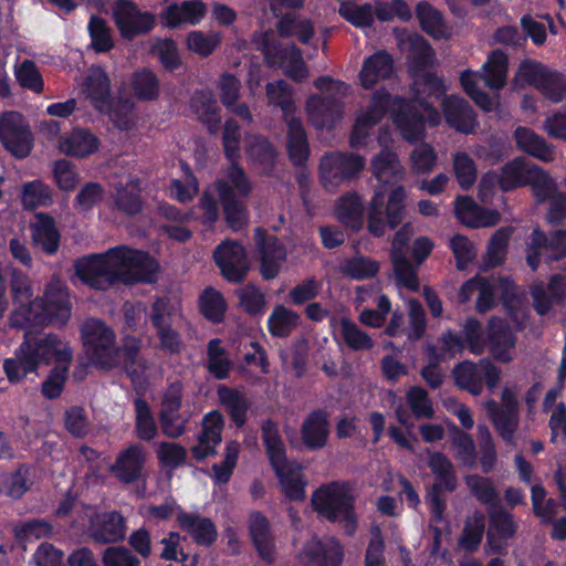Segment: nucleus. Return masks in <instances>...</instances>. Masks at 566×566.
Here are the masks:
<instances>
[{
  "mask_svg": "<svg viewBox=\"0 0 566 566\" xmlns=\"http://www.w3.org/2000/svg\"><path fill=\"white\" fill-rule=\"evenodd\" d=\"M13 311L11 327L21 328L25 337L12 357L3 361V370L11 384L21 382L29 374L38 375L41 366L71 365L70 346L55 334L31 336L33 329L48 325L63 326L71 316L69 295L59 279L52 277L43 296L35 297L31 280L18 272L10 283Z\"/></svg>",
  "mask_w": 566,
  "mask_h": 566,
  "instance_id": "obj_1",
  "label": "nucleus"
},
{
  "mask_svg": "<svg viewBox=\"0 0 566 566\" xmlns=\"http://www.w3.org/2000/svg\"><path fill=\"white\" fill-rule=\"evenodd\" d=\"M391 113L392 122L400 135L408 143L424 139V125L438 126L441 123L440 113L430 104H424L418 98L411 103L398 96H391L385 91L374 94L370 105L358 113L350 135V147L360 148L368 144L370 133L376 124Z\"/></svg>",
  "mask_w": 566,
  "mask_h": 566,
  "instance_id": "obj_2",
  "label": "nucleus"
},
{
  "mask_svg": "<svg viewBox=\"0 0 566 566\" xmlns=\"http://www.w3.org/2000/svg\"><path fill=\"white\" fill-rule=\"evenodd\" d=\"M76 276L92 289L104 291L116 283L151 282L157 262L147 253L118 245L103 254H92L75 261Z\"/></svg>",
  "mask_w": 566,
  "mask_h": 566,
  "instance_id": "obj_3",
  "label": "nucleus"
},
{
  "mask_svg": "<svg viewBox=\"0 0 566 566\" xmlns=\"http://www.w3.org/2000/svg\"><path fill=\"white\" fill-rule=\"evenodd\" d=\"M370 170L380 187L375 190L370 203L368 228L375 235H381L386 224L395 228L402 221L406 199V189L402 186H396L391 189L386 203L382 188L390 182L403 180L407 172L398 154L387 147L373 157Z\"/></svg>",
  "mask_w": 566,
  "mask_h": 566,
  "instance_id": "obj_4",
  "label": "nucleus"
},
{
  "mask_svg": "<svg viewBox=\"0 0 566 566\" xmlns=\"http://www.w3.org/2000/svg\"><path fill=\"white\" fill-rule=\"evenodd\" d=\"M230 163L229 167L223 169L220 179L201 197L200 208L203 211L202 222L205 224L214 223L219 217V208L213 195H218L228 224L231 229L239 230L247 221L241 199L250 195L252 185L243 168L237 161Z\"/></svg>",
  "mask_w": 566,
  "mask_h": 566,
  "instance_id": "obj_5",
  "label": "nucleus"
},
{
  "mask_svg": "<svg viewBox=\"0 0 566 566\" xmlns=\"http://www.w3.org/2000/svg\"><path fill=\"white\" fill-rule=\"evenodd\" d=\"M394 32L399 48L408 53L409 67L416 77L415 94L407 103H411L418 98V101L428 104L420 96L421 93L428 92L430 95H440L447 91L441 78L424 71L428 66L432 65L434 56L433 50L428 42L417 33H409L407 30L402 29H395Z\"/></svg>",
  "mask_w": 566,
  "mask_h": 566,
  "instance_id": "obj_6",
  "label": "nucleus"
},
{
  "mask_svg": "<svg viewBox=\"0 0 566 566\" xmlns=\"http://www.w3.org/2000/svg\"><path fill=\"white\" fill-rule=\"evenodd\" d=\"M509 73V56L497 49L490 52L486 61L482 64L481 72L465 70L460 75V81L465 93L484 112H493L499 107L495 98L490 97L488 93L478 86V82L483 80L484 84L493 91H500L506 85Z\"/></svg>",
  "mask_w": 566,
  "mask_h": 566,
  "instance_id": "obj_7",
  "label": "nucleus"
},
{
  "mask_svg": "<svg viewBox=\"0 0 566 566\" xmlns=\"http://www.w3.org/2000/svg\"><path fill=\"white\" fill-rule=\"evenodd\" d=\"M312 505L324 518L337 522L347 535L356 532L354 496L346 484L333 482L321 486L312 495Z\"/></svg>",
  "mask_w": 566,
  "mask_h": 566,
  "instance_id": "obj_8",
  "label": "nucleus"
},
{
  "mask_svg": "<svg viewBox=\"0 0 566 566\" xmlns=\"http://www.w3.org/2000/svg\"><path fill=\"white\" fill-rule=\"evenodd\" d=\"M314 86L324 94L311 95L306 101L308 120L316 128H332L343 116L344 97L348 94V86L329 76L316 78Z\"/></svg>",
  "mask_w": 566,
  "mask_h": 566,
  "instance_id": "obj_9",
  "label": "nucleus"
},
{
  "mask_svg": "<svg viewBox=\"0 0 566 566\" xmlns=\"http://www.w3.org/2000/svg\"><path fill=\"white\" fill-rule=\"evenodd\" d=\"M266 96L271 104L281 107L287 125V149L295 165L305 163L308 156L307 138L302 122L294 113L293 92L285 81H276L266 85Z\"/></svg>",
  "mask_w": 566,
  "mask_h": 566,
  "instance_id": "obj_10",
  "label": "nucleus"
},
{
  "mask_svg": "<svg viewBox=\"0 0 566 566\" xmlns=\"http://www.w3.org/2000/svg\"><path fill=\"white\" fill-rule=\"evenodd\" d=\"M81 336L92 364L102 369L119 366L120 355L116 346L114 331L96 318L85 321L81 326Z\"/></svg>",
  "mask_w": 566,
  "mask_h": 566,
  "instance_id": "obj_11",
  "label": "nucleus"
},
{
  "mask_svg": "<svg viewBox=\"0 0 566 566\" xmlns=\"http://www.w3.org/2000/svg\"><path fill=\"white\" fill-rule=\"evenodd\" d=\"M428 467L438 480V483L429 490L426 502L430 509L431 521L441 523L443 521L446 504L440 490L452 492L458 486V479L454 472V465L451 460L442 452L428 451Z\"/></svg>",
  "mask_w": 566,
  "mask_h": 566,
  "instance_id": "obj_12",
  "label": "nucleus"
},
{
  "mask_svg": "<svg viewBox=\"0 0 566 566\" xmlns=\"http://www.w3.org/2000/svg\"><path fill=\"white\" fill-rule=\"evenodd\" d=\"M365 158L353 153H328L321 158L319 174L324 188L334 192L357 177L365 168Z\"/></svg>",
  "mask_w": 566,
  "mask_h": 566,
  "instance_id": "obj_13",
  "label": "nucleus"
},
{
  "mask_svg": "<svg viewBox=\"0 0 566 566\" xmlns=\"http://www.w3.org/2000/svg\"><path fill=\"white\" fill-rule=\"evenodd\" d=\"M566 258V230H556L549 234L534 228L526 243V263L536 271L541 261L547 263Z\"/></svg>",
  "mask_w": 566,
  "mask_h": 566,
  "instance_id": "obj_14",
  "label": "nucleus"
},
{
  "mask_svg": "<svg viewBox=\"0 0 566 566\" xmlns=\"http://www.w3.org/2000/svg\"><path fill=\"white\" fill-rule=\"evenodd\" d=\"M114 23L122 38L133 40L147 34L155 27V15L148 11H142L130 0H117L112 8Z\"/></svg>",
  "mask_w": 566,
  "mask_h": 566,
  "instance_id": "obj_15",
  "label": "nucleus"
},
{
  "mask_svg": "<svg viewBox=\"0 0 566 566\" xmlns=\"http://www.w3.org/2000/svg\"><path fill=\"white\" fill-rule=\"evenodd\" d=\"M256 49L261 50L270 64H279L285 75L293 81L301 82L308 76L307 66L303 60L302 51L296 45H290L276 51L270 42V34L254 38Z\"/></svg>",
  "mask_w": 566,
  "mask_h": 566,
  "instance_id": "obj_16",
  "label": "nucleus"
},
{
  "mask_svg": "<svg viewBox=\"0 0 566 566\" xmlns=\"http://www.w3.org/2000/svg\"><path fill=\"white\" fill-rule=\"evenodd\" d=\"M0 142L17 158H24L30 154L33 137L22 114L10 111L0 116Z\"/></svg>",
  "mask_w": 566,
  "mask_h": 566,
  "instance_id": "obj_17",
  "label": "nucleus"
},
{
  "mask_svg": "<svg viewBox=\"0 0 566 566\" xmlns=\"http://www.w3.org/2000/svg\"><path fill=\"white\" fill-rule=\"evenodd\" d=\"M213 259L221 274L233 283L241 282L249 270L244 247L234 240H224L213 251Z\"/></svg>",
  "mask_w": 566,
  "mask_h": 566,
  "instance_id": "obj_18",
  "label": "nucleus"
},
{
  "mask_svg": "<svg viewBox=\"0 0 566 566\" xmlns=\"http://www.w3.org/2000/svg\"><path fill=\"white\" fill-rule=\"evenodd\" d=\"M145 449L137 443L120 451L109 467L112 475L122 483L132 484L144 478Z\"/></svg>",
  "mask_w": 566,
  "mask_h": 566,
  "instance_id": "obj_19",
  "label": "nucleus"
},
{
  "mask_svg": "<svg viewBox=\"0 0 566 566\" xmlns=\"http://www.w3.org/2000/svg\"><path fill=\"white\" fill-rule=\"evenodd\" d=\"M300 560L304 566H340L343 548L333 537L324 541L313 537L304 545Z\"/></svg>",
  "mask_w": 566,
  "mask_h": 566,
  "instance_id": "obj_20",
  "label": "nucleus"
},
{
  "mask_svg": "<svg viewBox=\"0 0 566 566\" xmlns=\"http://www.w3.org/2000/svg\"><path fill=\"white\" fill-rule=\"evenodd\" d=\"M447 125L462 134H472L478 126L476 116L471 105L459 95L444 96L441 103Z\"/></svg>",
  "mask_w": 566,
  "mask_h": 566,
  "instance_id": "obj_21",
  "label": "nucleus"
},
{
  "mask_svg": "<svg viewBox=\"0 0 566 566\" xmlns=\"http://www.w3.org/2000/svg\"><path fill=\"white\" fill-rule=\"evenodd\" d=\"M256 244L260 254V272L263 279L276 277L286 261V249L275 237L256 230Z\"/></svg>",
  "mask_w": 566,
  "mask_h": 566,
  "instance_id": "obj_22",
  "label": "nucleus"
},
{
  "mask_svg": "<svg viewBox=\"0 0 566 566\" xmlns=\"http://www.w3.org/2000/svg\"><path fill=\"white\" fill-rule=\"evenodd\" d=\"M126 523L116 511L97 512L91 515L88 532L99 543H116L125 538Z\"/></svg>",
  "mask_w": 566,
  "mask_h": 566,
  "instance_id": "obj_23",
  "label": "nucleus"
},
{
  "mask_svg": "<svg viewBox=\"0 0 566 566\" xmlns=\"http://www.w3.org/2000/svg\"><path fill=\"white\" fill-rule=\"evenodd\" d=\"M517 525L513 515L503 509L489 512L488 545L493 553H503L509 539L514 537Z\"/></svg>",
  "mask_w": 566,
  "mask_h": 566,
  "instance_id": "obj_24",
  "label": "nucleus"
},
{
  "mask_svg": "<svg viewBox=\"0 0 566 566\" xmlns=\"http://www.w3.org/2000/svg\"><path fill=\"white\" fill-rule=\"evenodd\" d=\"M206 13L207 7L201 0H188L168 6L160 13V19L167 28L176 29L182 24H199Z\"/></svg>",
  "mask_w": 566,
  "mask_h": 566,
  "instance_id": "obj_25",
  "label": "nucleus"
},
{
  "mask_svg": "<svg viewBox=\"0 0 566 566\" xmlns=\"http://www.w3.org/2000/svg\"><path fill=\"white\" fill-rule=\"evenodd\" d=\"M223 420L219 412L211 411L202 420V432L198 443L191 449L197 460H203L216 453L217 446L221 442Z\"/></svg>",
  "mask_w": 566,
  "mask_h": 566,
  "instance_id": "obj_26",
  "label": "nucleus"
},
{
  "mask_svg": "<svg viewBox=\"0 0 566 566\" xmlns=\"http://www.w3.org/2000/svg\"><path fill=\"white\" fill-rule=\"evenodd\" d=\"M514 139L518 149L541 161L553 163L557 157L555 146L527 127H517Z\"/></svg>",
  "mask_w": 566,
  "mask_h": 566,
  "instance_id": "obj_27",
  "label": "nucleus"
},
{
  "mask_svg": "<svg viewBox=\"0 0 566 566\" xmlns=\"http://www.w3.org/2000/svg\"><path fill=\"white\" fill-rule=\"evenodd\" d=\"M455 214L464 226L471 228L491 227L500 219L499 212L478 206L469 197L457 198Z\"/></svg>",
  "mask_w": 566,
  "mask_h": 566,
  "instance_id": "obj_28",
  "label": "nucleus"
},
{
  "mask_svg": "<svg viewBox=\"0 0 566 566\" xmlns=\"http://www.w3.org/2000/svg\"><path fill=\"white\" fill-rule=\"evenodd\" d=\"M394 71L391 56L385 51H378L365 59L359 73L360 84L370 90L377 83L389 78Z\"/></svg>",
  "mask_w": 566,
  "mask_h": 566,
  "instance_id": "obj_29",
  "label": "nucleus"
},
{
  "mask_svg": "<svg viewBox=\"0 0 566 566\" xmlns=\"http://www.w3.org/2000/svg\"><path fill=\"white\" fill-rule=\"evenodd\" d=\"M113 187L114 205L118 210L126 214H136L142 210L140 181L137 177L128 175Z\"/></svg>",
  "mask_w": 566,
  "mask_h": 566,
  "instance_id": "obj_30",
  "label": "nucleus"
},
{
  "mask_svg": "<svg viewBox=\"0 0 566 566\" xmlns=\"http://www.w3.org/2000/svg\"><path fill=\"white\" fill-rule=\"evenodd\" d=\"M83 93L95 108L105 111L109 106L111 84L105 71L99 66L88 70L83 85Z\"/></svg>",
  "mask_w": 566,
  "mask_h": 566,
  "instance_id": "obj_31",
  "label": "nucleus"
},
{
  "mask_svg": "<svg viewBox=\"0 0 566 566\" xmlns=\"http://www.w3.org/2000/svg\"><path fill=\"white\" fill-rule=\"evenodd\" d=\"M531 294L536 312L539 315H545L549 312L555 301H560L566 295V276L560 274L553 275L547 291L542 282L535 283L532 286Z\"/></svg>",
  "mask_w": 566,
  "mask_h": 566,
  "instance_id": "obj_32",
  "label": "nucleus"
},
{
  "mask_svg": "<svg viewBox=\"0 0 566 566\" xmlns=\"http://www.w3.org/2000/svg\"><path fill=\"white\" fill-rule=\"evenodd\" d=\"M284 494L292 501H302L305 496V480L302 467L295 461H287L273 468Z\"/></svg>",
  "mask_w": 566,
  "mask_h": 566,
  "instance_id": "obj_33",
  "label": "nucleus"
},
{
  "mask_svg": "<svg viewBox=\"0 0 566 566\" xmlns=\"http://www.w3.org/2000/svg\"><path fill=\"white\" fill-rule=\"evenodd\" d=\"M489 340L492 355L504 363L512 359L515 340L506 324L500 318L489 322Z\"/></svg>",
  "mask_w": 566,
  "mask_h": 566,
  "instance_id": "obj_34",
  "label": "nucleus"
},
{
  "mask_svg": "<svg viewBox=\"0 0 566 566\" xmlns=\"http://www.w3.org/2000/svg\"><path fill=\"white\" fill-rule=\"evenodd\" d=\"M301 433L307 448L315 450L325 447L329 434L327 415L321 410L310 413L302 423Z\"/></svg>",
  "mask_w": 566,
  "mask_h": 566,
  "instance_id": "obj_35",
  "label": "nucleus"
},
{
  "mask_svg": "<svg viewBox=\"0 0 566 566\" xmlns=\"http://www.w3.org/2000/svg\"><path fill=\"white\" fill-rule=\"evenodd\" d=\"M536 165L523 157L506 163L500 175V187L503 191L527 186Z\"/></svg>",
  "mask_w": 566,
  "mask_h": 566,
  "instance_id": "obj_36",
  "label": "nucleus"
},
{
  "mask_svg": "<svg viewBox=\"0 0 566 566\" xmlns=\"http://www.w3.org/2000/svg\"><path fill=\"white\" fill-rule=\"evenodd\" d=\"M98 148L97 138L85 129H74L60 138L59 149L66 156L85 157Z\"/></svg>",
  "mask_w": 566,
  "mask_h": 566,
  "instance_id": "obj_37",
  "label": "nucleus"
},
{
  "mask_svg": "<svg viewBox=\"0 0 566 566\" xmlns=\"http://www.w3.org/2000/svg\"><path fill=\"white\" fill-rule=\"evenodd\" d=\"M180 527L186 531L198 544L210 545L217 538V530L211 520L199 515L180 513L178 515Z\"/></svg>",
  "mask_w": 566,
  "mask_h": 566,
  "instance_id": "obj_38",
  "label": "nucleus"
},
{
  "mask_svg": "<svg viewBox=\"0 0 566 566\" xmlns=\"http://www.w3.org/2000/svg\"><path fill=\"white\" fill-rule=\"evenodd\" d=\"M32 240L49 254H53L59 249L60 234L55 228L54 221L49 216L39 213L31 226Z\"/></svg>",
  "mask_w": 566,
  "mask_h": 566,
  "instance_id": "obj_39",
  "label": "nucleus"
},
{
  "mask_svg": "<svg viewBox=\"0 0 566 566\" xmlns=\"http://www.w3.org/2000/svg\"><path fill=\"white\" fill-rule=\"evenodd\" d=\"M416 14L422 30L434 39H447L450 36V28L442 14L430 3L422 1L416 7Z\"/></svg>",
  "mask_w": 566,
  "mask_h": 566,
  "instance_id": "obj_40",
  "label": "nucleus"
},
{
  "mask_svg": "<svg viewBox=\"0 0 566 566\" xmlns=\"http://www.w3.org/2000/svg\"><path fill=\"white\" fill-rule=\"evenodd\" d=\"M250 531L260 556L268 562H272L274 557V544L268 520L260 513L252 514L250 517Z\"/></svg>",
  "mask_w": 566,
  "mask_h": 566,
  "instance_id": "obj_41",
  "label": "nucleus"
},
{
  "mask_svg": "<svg viewBox=\"0 0 566 566\" xmlns=\"http://www.w3.org/2000/svg\"><path fill=\"white\" fill-rule=\"evenodd\" d=\"M192 109L198 118L208 125L210 132L214 133L220 123L219 106L213 94L209 91L197 92L192 97Z\"/></svg>",
  "mask_w": 566,
  "mask_h": 566,
  "instance_id": "obj_42",
  "label": "nucleus"
},
{
  "mask_svg": "<svg viewBox=\"0 0 566 566\" xmlns=\"http://www.w3.org/2000/svg\"><path fill=\"white\" fill-rule=\"evenodd\" d=\"M262 441L272 467L287 462L285 443L280 434L277 426L271 420L262 424Z\"/></svg>",
  "mask_w": 566,
  "mask_h": 566,
  "instance_id": "obj_43",
  "label": "nucleus"
},
{
  "mask_svg": "<svg viewBox=\"0 0 566 566\" xmlns=\"http://www.w3.org/2000/svg\"><path fill=\"white\" fill-rule=\"evenodd\" d=\"M453 458L463 467L474 468L478 463V451L472 437L453 427L450 439Z\"/></svg>",
  "mask_w": 566,
  "mask_h": 566,
  "instance_id": "obj_44",
  "label": "nucleus"
},
{
  "mask_svg": "<svg viewBox=\"0 0 566 566\" xmlns=\"http://www.w3.org/2000/svg\"><path fill=\"white\" fill-rule=\"evenodd\" d=\"M217 392L221 405L229 411L235 424L243 426L249 408L245 396L239 390L226 386H220Z\"/></svg>",
  "mask_w": 566,
  "mask_h": 566,
  "instance_id": "obj_45",
  "label": "nucleus"
},
{
  "mask_svg": "<svg viewBox=\"0 0 566 566\" xmlns=\"http://www.w3.org/2000/svg\"><path fill=\"white\" fill-rule=\"evenodd\" d=\"M455 384L468 390L473 396L482 392V368L481 360L478 364L463 361L459 364L453 371Z\"/></svg>",
  "mask_w": 566,
  "mask_h": 566,
  "instance_id": "obj_46",
  "label": "nucleus"
},
{
  "mask_svg": "<svg viewBox=\"0 0 566 566\" xmlns=\"http://www.w3.org/2000/svg\"><path fill=\"white\" fill-rule=\"evenodd\" d=\"M337 218L354 229L360 228L364 217V205L357 193L349 192L343 196L336 208Z\"/></svg>",
  "mask_w": 566,
  "mask_h": 566,
  "instance_id": "obj_47",
  "label": "nucleus"
},
{
  "mask_svg": "<svg viewBox=\"0 0 566 566\" xmlns=\"http://www.w3.org/2000/svg\"><path fill=\"white\" fill-rule=\"evenodd\" d=\"M549 71L551 70L542 63L526 59L521 61L518 64L513 77V83L516 87H525L530 85L538 88Z\"/></svg>",
  "mask_w": 566,
  "mask_h": 566,
  "instance_id": "obj_48",
  "label": "nucleus"
},
{
  "mask_svg": "<svg viewBox=\"0 0 566 566\" xmlns=\"http://www.w3.org/2000/svg\"><path fill=\"white\" fill-rule=\"evenodd\" d=\"M471 494L482 504L495 506L499 502V492L490 478L480 474H468L463 478Z\"/></svg>",
  "mask_w": 566,
  "mask_h": 566,
  "instance_id": "obj_49",
  "label": "nucleus"
},
{
  "mask_svg": "<svg viewBox=\"0 0 566 566\" xmlns=\"http://www.w3.org/2000/svg\"><path fill=\"white\" fill-rule=\"evenodd\" d=\"M479 462L483 473H491L497 463V450L494 438L485 424L478 426Z\"/></svg>",
  "mask_w": 566,
  "mask_h": 566,
  "instance_id": "obj_50",
  "label": "nucleus"
},
{
  "mask_svg": "<svg viewBox=\"0 0 566 566\" xmlns=\"http://www.w3.org/2000/svg\"><path fill=\"white\" fill-rule=\"evenodd\" d=\"M245 153L252 161L262 165L264 168H270L276 156L270 142L265 137L254 134L245 136Z\"/></svg>",
  "mask_w": 566,
  "mask_h": 566,
  "instance_id": "obj_51",
  "label": "nucleus"
},
{
  "mask_svg": "<svg viewBox=\"0 0 566 566\" xmlns=\"http://www.w3.org/2000/svg\"><path fill=\"white\" fill-rule=\"evenodd\" d=\"M394 272L398 283L411 291L419 290L418 264L415 266L410 263L406 253L390 252Z\"/></svg>",
  "mask_w": 566,
  "mask_h": 566,
  "instance_id": "obj_52",
  "label": "nucleus"
},
{
  "mask_svg": "<svg viewBox=\"0 0 566 566\" xmlns=\"http://www.w3.org/2000/svg\"><path fill=\"white\" fill-rule=\"evenodd\" d=\"M132 90L138 99H156L160 92L159 80L156 74L148 69L138 70L134 72L132 76Z\"/></svg>",
  "mask_w": 566,
  "mask_h": 566,
  "instance_id": "obj_53",
  "label": "nucleus"
},
{
  "mask_svg": "<svg viewBox=\"0 0 566 566\" xmlns=\"http://www.w3.org/2000/svg\"><path fill=\"white\" fill-rule=\"evenodd\" d=\"M438 163L436 149L429 143L418 144L409 154L410 169L416 175H429Z\"/></svg>",
  "mask_w": 566,
  "mask_h": 566,
  "instance_id": "obj_54",
  "label": "nucleus"
},
{
  "mask_svg": "<svg viewBox=\"0 0 566 566\" xmlns=\"http://www.w3.org/2000/svg\"><path fill=\"white\" fill-rule=\"evenodd\" d=\"M298 315L285 306H275L268 319L269 332L274 337H286L296 327Z\"/></svg>",
  "mask_w": 566,
  "mask_h": 566,
  "instance_id": "obj_55",
  "label": "nucleus"
},
{
  "mask_svg": "<svg viewBox=\"0 0 566 566\" xmlns=\"http://www.w3.org/2000/svg\"><path fill=\"white\" fill-rule=\"evenodd\" d=\"M339 271L354 280H367L379 272V263L368 256L355 255L346 259L340 264Z\"/></svg>",
  "mask_w": 566,
  "mask_h": 566,
  "instance_id": "obj_56",
  "label": "nucleus"
},
{
  "mask_svg": "<svg viewBox=\"0 0 566 566\" xmlns=\"http://www.w3.org/2000/svg\"><path fill=\"white\" fill-rule=\"evenodd\" d=\"M527 186L531 187L533 196L536 198L538 203L549 200L558 191L556 180L537 165L527 181Z\"/></svg>",
  "mask_w": 566,
  "mask_h": 566,
  "instance_id": "obj_57",
  "label": "nucleus"
},
{
  "mask_svg": "<svg viewBox=\"0 0 566 566\" xmlns=\"http://www.w3.org/2000/svg\"><path fill=\"white\" fill-rule=\"evenodd\" d=\"M207 369L217 379H224L229 376L231 361L226 349L220 345L219 339H211L207 348Z\"/></svg>",
  "mask_w": 566,
  "mask_h": 566,
  "instance_id": "obj_58",
  "label": "nucleus"
},
{
  "mask_svg": "<svg viewBox=\"0 0 566 566\" xmlns=\"http://www.w3.org/2000/svg\"><path fill=\"white\" fill-rule=\"evenodd\" d=\"M134 406L136 413L135 428L137 437L145 441L153 440L157 436L158 429L148 403L142 398H136Z\"/></svg>",
  "mask_w": 566,
  "mask_h": 566,
  "instance_id": "obj_59",
  "label": "nucleus"
},
{
  "mask_svg": "<svg viewBox=\"0 0 566 566\" xmlns=\"http://www.w3.org/2000/svg\"><path fill=\"white\" fill-rule=\"evenodd\" d=\"M340 334L345 344L353 350H369L374 347L371 337L360 329L353 321L342 318L339 322Z\"/></svg>",
  "mask_w": 566,
  "mask_h": 566,
  "instance_id": "obj_60",
  "label": "nucleus"
},
{
  "mask_svg": "<svg viewBox=\"0 0 566 566\" xmlns=\"http://www.w3.org/2000/svg\"><path fill=\"white\" fill-rule=\"evenodd\" d=\"M464 348L462 338L451 332L443 333L438 339V346L428 345L427 353L432 360L452 358Z\"/></svg>",
  "mask_w": 566,
  "mask_h": 566,
  "instance_id": "obj_61",
  "label": "nucleus"
},
{
  "mask_svg": "<svg viewBox=\"0 0 566 566\" xmlns=\"http://www.w3.org/2000/svg\"><path fill=\"white\" fill-rule=\"evenodd\" d=\"M221 35L217 31L205 33L202 31H191L187 36V48L201 57H207L219 46Z\"/></svg>",
  "mask_w": 566,
  "mask_h": 566,
  "instance_id": "obj_62",
  "label": "nucleus"
},
{
  "mask_svg": "<svg viewBox=\"0 0 566 566\" xmlns=\"http://www.w3.org/2000/svg\"><path fill=\"white\" fill-rule=\"evenodd\" d=\"M485 530V517L482 512H473L472 515L468 517L465 522V526L460 539L462 547H464L469 552H474L481 541Z\"/></svg>",
  "mask_w": 566,
  "mask_h": 566,
  "instance_id": "obj_63",
  "label": "nucleus"
},
{
  "mask_svg": "<svg viewBox=\"0 0 566 566\" xmlns=\"http://www.w3.org/2000/svg\"><path fill=\"white\" fill-rule=\"evenodd\" d=\"M491 421L503 441L514 444V434L520 423L518 409H501Z\"/></svg>",
  "mask_w": 566,
  "mask_h": 566,
  "instance_id": "obj_64",
  "label": "nucleus"
}]
</instances>
